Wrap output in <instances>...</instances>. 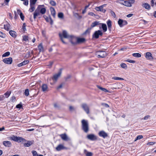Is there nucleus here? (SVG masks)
I'll return each mask as SVG.
<instances>
[{
  "label": "nucleus",
  "mask_w": 156,
  "mask_h": 156,
  "mask_svg": "<svg viewBox=\"0 0 156 156\" xmlns=\"http://www.w3.org/2000/svg\"><path fill=\"white\" fill-rule=\"evenodd\" d=\"M33 142L32 141H28L27 143H25L24 144V146L25 147H28L33 144Z\"/></svg>",
  "instance_id": "obj_24"
},
{
  "label": "nucleus",
  "mask_w": 156,
  "mask_h": 156,
  "mask_svg": "<svg viewBox=\"0 0 156 156\" xmlns=\"http://www.w3.org/2000/svg\"><path fill=\"white\" fill-rule=\"evenodd\" d=\"M12 58H5L3 60V61L6 64H11L12 62Z\"/></svg>",
  "instance_id": "obj_10"
},
{
  "label": "nucleus",
  "mask_w": 156,
  "mask_h": 156,
  "mask_svg": "<svg viewBox=\"0 0 156 156\" xmlns=\"http://www.w3.org/2000/svg\"><path fill=\"white\" fill-rule=\"evenodd\" d=\"M30 8L29 9V11L30 12H33L35 9L34 7V5L30 4Z\"/></svg>",
  "instance_id": "obj_32"
},
{
  "label": "nucleus",
  "mask_w": 156,
  "mask_h": 156,
  "mask_svg": "<svg viewBox=\"0 0 156 156\" xmlns=\"http://www.w3.org/2000/svg\"><path fill=\"white\" fill-rule=\"evenodd\" d=\"M82 129L85 133H87L89 131V124L88 121L83 119L81 121Z\"/></svg>",
  "instance_id": "obj_2"
},
{
  "label": "nucleus",
  "mask_w": 156,
  "mask_h": 156,
  "mask_svg": "<svg viewBox=\"0 0 156 156\" xmlns=\"http://www.w3.org/2000/svg\"><path fill=\"white\" fill-rule=\"evenodd\" d=\"M73 40H75L76 41V42L73 43L72 40L70 41L72 43V44H75L76 43H82L85 40V39L84 38H79L77 39H76L75 37H73Z\"/></svg>",
  "instance_id": "obj_5"
},
{
  "label": "nucleus",
  "mask_w": 156,
  "mask_h": 156,
  "mask_svg": "<svg viewBox=\"0 0 156 156\" xmlns=\"http://www.w3.org/2000/svg\"><path fill=\"white\" fill-rule=\"evenodd\" d=\"M115 87V89H120L122 87L123 85L121 83H117L115 84L114 85Z\"/></svg>",
  "instance_id": "obj_19"
},
{
  "label": "nucleus",
  "mask_w": 156,
  "mask_h": 156,
  "mask_svg": "<svg viewBox=\"0 0 156 156\" xmlns=\"http://www.w3.org/2000/svg\"><path fill=\"white\" fill-rule=\"evenodd\" d=\"M10 0H5L4 2L5 3V5H8V3Z\"/></svg>",
  "instance_id": "obj_57"
},
{
  "label": "nucleus",
  "mask_w": 156,
  "mask_h": 156,
  "mask_svg": "<svg viewBox=\"0 0 156 156\" xmlns=\"http://www.w3.org/2000/svg\"><path fill=\"white\" fill-rule=\"evenodd\" d=\"M44 17L47 21V22L49 21V18H48V17H47V16H44Z\"/></svg>",
  "instance_id": "obj_59"
},
{
  "label": "nucleus",
  "mask_w": 156,
  "mask_h": 156,
  "mask_svg": "<svg viewBox=\"0 0 156 156\" xmlns=\"http://www.w3.org/2000/svg\"><path fill=\"white\" fill-rule=\"evenodd\" d=\"M99 24H100V23H99V22L96 21L92 23L91 25V28H93L95 27L96 26L99 25Z\"/></svg>",
  "instance_id": "obj_29"
},
{
  "label": "nucleus",
  "mask_w": 156,
  "mask_h": 156,
  "mask_svg": "<svg viewBox=\"0 0 156 156\" xmlns=\"http://www.w3.org/2000/svg\"><path fill=\"white\" fill-rule=\"evenodd\" d=\"M129 1L131 5V4H132L134 2L135 0H129Z\"/></svg>",
  "instance_id": "obj_62"
},
{
  "label": "nucleus",
  "mask_w": 156,
  "mask_h": 156,
  "mask_svg": "<svg viewBox=\"0 0 156 156\" xmlns=\"http://www.w3.org/2000/svg\"><path fill=\"white\" fill-rule=\"evenodd\" d=\"M110 13H111V14L112 15V16L114 17H115L116 15L114 12H113L112 11H111Z\"/></svg>",
  "instance_id": "obj_55"
},
{
  "label": "nucleus",
  "mask_w": 156,
  "mask_h": 156,
  "mask_svg": "<svg viewBox=\"0 0 156 156\" xmlns=\"http://www.w3.org/2000/svg\"><path fill=\"white\" fill-rule=\"evenodd\" d=\"M96 55L98 58H103L106 56L107 54L103 51H98L96 53Z\"/></svg>",
  "instance_id": "obj_4"
},
{
  "label": "nucleus",
  "mask_w": 156,
  "mask_h": 156,
  "mask_svg": "<svg viewBox=\"0 0 156 156\" xmlns=\"http://www.w3.org/2000/svg\"><path fill=\"white\" fill-rule=\"evenodd\" d=\"M123 68H125L127 67V66L126 64L124 63H122L120 65Z\"/></svg>",
  "instance_id": "obj_50"
},
{
  "label": "nucleus",
  "mask_w": 156,
  "mask_h": 156,
  "mask_svg": "<svg viewBox=\"0 0 156 156\" xmlns=\"http://www.w3.org/2000/svg\"><path fill=\"white\" fill-rule=\"evenodd\" d=\"M99 135L104 138H105L108 136V134L104 131H100L98 133Z\"/></svg>",
  "instance_id": "obj_8"
},
{
  "label": "nucleus",
  "mask_w": 156,
  "mask_h": 156,
  "mask_svg": "<svg viewBox=\"0 0 156 156\" xmlns=\"http://www.w3.org/2000/svg\"><path fill=\"white\" fill-rule=\"evenodd\" d=\"M102 35V33L101 31L98 30L95 32L93 36L96 38H98L99 37V35L101 36Z\"/></svg>",
  "instance_id": "obj_13"
},
{
  "label": "nucleus",
  "mask_w": 156,
  "mask_h": 156,
  "mask_svg": "<svg viewBox=\"0 0 156 156\" xmlns=\"http://www.w3.org/2000/svg\"><path fill=\"white\" fill-rule=\"evenodd\" d=\"M11 92L10 91H7L4 94L3 96H2V97L7 98L9 96Z\"/></svg>",
  "instance_id": "obj_33"
},
{
  "label": "nucleus",
  "mask_w": 156,
  "mask_h": 156,
  "mask_svg": "<svg viewBox=\"0 0 156 156\" xmlns=\"http://www.w3.org/2000/svg\"><path fill=\"white\" fill-rule=\"evenodd\" d=\"M100 24L101 25L103 30L104 32H106L107 30V27L106 24L103 23H100Z\"/></svg>",
  "instance_id": "obj_28"
},
{
  "label": "nucleus",
  "mask_w": 156,
  "mask_h": 156,
  "mask_svg": "<svg viewBox=\"0 0 156 156\" xmlns=\"http://www.w3.org/2000/svg\"><path fill=\"white\" fill-rule=\"evenodd\" d=\"M50 4L52 6H55L56 5L55 2L53 0H51L50 2Z\"/></svg>",
  "instance_id": "obj_49"
},
{
  "label": "nucleus",
  "mask_w": 156,
  "mask_h": 156,
  "mask_svg": "<svg viewBox=\"0 0 156 156\" xmlns=\"http://www.w3.org/2000/svg\"><path fill=\"white\" fill-rule=\"evenodd\" d=\"M20 17L22 20H24V16L23 15L22 13H20Z\"/></svg>",
  "instance_id": "obj_56"
},
{
  "label": "nucleus",
  "mask_w": 156,
  "mask_h": 156,
  "mask_svg": "<svg viewBox=\"0 0 156 156\" xmlns=\"http://www.w3.org/2000/svg\"><path fill=\"white\" fill-rule=\"evenodd\" d=\"M29 62V61L28 60H25L21 63L18 64V66L19 67H20L22 66L27 64Z\"/></svg>",
  "instance_id": "obj_21"
},
{
  "label": "nucleus",
  "mask_w": 156,
  "mask_h": 156,
  "mask_svg": "<svg viewBox=\"0 0 156 156\" xmlns=\"http://www.w3.org/2000/svg\"><path fill=\"white\" fill-rule=\"evenodd\" d=\"M143 6L146 9H150V5L147 3H144Z\"/></svg>",
  "instance_id": "obj_31"
},
{
  "label": "nucleus",
  "mask_w": 156,
  "mask_h": 156,
  "mask_svg": "<svg viewBox=\"0 0 156 156\" xmlns=\"http://www.w3.org/2000/svg\"><path fill=\"white\" fill-rule=\"evenodd\" d=\"M83 152L86 156H92L93 153L91 152H88L86 150H84Z\"/></svg>",
  "instance_id": "obj_17"
},
{
  "label": "nucleus",
  "mask_w": 156,
  "mask_h": 156,
  "mask_svg": "<svg viewBox=\"0 0 156 156\" xmlns=\"http://www.w3.org/2000/svg\"><path fill=\"white\" fill-rule=\"evenodd\" d=\"M123 5L126 6L131 7V5L129 1H124V2Z\"/></svg>",
  "instance_id": "obj_35"
},
{
  "label": "nucleus",
  "mask_w": 156,
  "mask_h": 156,
  "mask_svg": "<svg viewBox=\"0 0 156 156\" xmlns=\"http://www.w3.org/2000/svg\"><path fill=\"white\" fill-rule=\"evenodd\" d=\"M112 79L115 80H123V79L122 78L116 76L114 77Z\"/></svg>",
  "instance_id": "obj_46"
},
{
  "label": "nucleus",
  "mask_w": 156,
  "mask_h": 156,
  "mask_svg": "<svg viewBox=\"0 0 156 156\" xmlns=\"http://www.w3.org/2000/svg\"><path fill=\"white\" fill-rule=\"evenodd\" d=\"M32 153L33 156H38L37 152L35 151H32Z\"/></svg>",
  "instance_id": "obj_48"
},
{
  "label": "nucleus",
  "mask_w": 156,
  "mask_h": 156,
  "mask_svg": "<svg viewBox=\"0 0 156 156\" xmlns=\"http://www.w3.org/2000/svg\"><path fill=\"white\" fill-rule=\"evenodd\" d=\"M69 109L70 111H73L75 110V108L74 107L72 106H70L69 107Z\"/></svg>",
  "instance_id": "obj_51"
},
{
  "label": "nucleus",
  "mask_w": 156,
  "mask_h": 156,
  "mask_svg": "<svg viewBox=\"0 0 156 156\" xmlns=\"http://www.w3.org/2000/svg\"><path fill=\"white\" fill-rule=\"evenodd\" d=\"M23 140H24V139L22 137H17V142L19 141V142H21L22 141H23Z\"/></svg>",
  "instance_id": "obj_44"
},
{
  "label": "nucleus",
  "mask_w": 156,
  "mask_h": 156,
  "mask_svg": "<svg viewBox=\"0 0 156 156\" xmlns=\"http://www.w3.org/2000/svg\"><path fill=\"white\" fill-rule=\"evenodd\" d=\"M38 48L40 52H43L44 51V48L42 43H41L39 45Z\"/></svg>",
  "instance_id": "obj_18"
},
{
  "label": "nucleus",
  "mask_w": 156,
  "mask_h": 156,
  "mask_svg": "<svg viewBox=\"0 0 156 156\" xmlns=\"http://www.w3.org/2000/svg\"><path fill=\"white\" fill-rule=\"evenodd\" d=\"M132 55L133 56L135 57L139 58L141 57V54L139 53H133Z\"/></svg>",
  "instance_id": "obj_36"
},
{
  "label": "nucleus",
  "mask_w": 156,
  "mask_h": 156,
  "mask_svg": "<svg viewBox=\"0 0 156 156\" xmlns=\"http://www.w3.org/2000/svg\"><path fill=\"white\" fill-rule=\"evenodd\" d=\"M59 36L62 42L64 44L65 42L63 41V37L65 38L73 39V36L68 34L67 32L65 30H63L62 33H59Z\"/></svg>",
  "instance_id": "obj_1"
},
{
  "label": "nucleus",
  "mask_w": 156,
  "mask_h": 156,
  "mask_svg": "<svg viewBox=\"0 0 156 156\" xmlns=\"http://www.w3.org/2000/svg\"><path fill=\"white\" fill-rule=\"evenodd\" d=\"M143 136L142 135L138 136L136 137V139H135V140L134 141H136L137 140L139 139H142V138H143Z\"/></svg>",
  "instance_id": "obj_45"
},
{
  "label": "nucleus",
  "mask_w": 156,
  "mask_h": 156,
  "mask_svg": "<svg viewBox=\"0 0 156 156\" xmlns=\"http://www.w3.org/2000/svg\"><path fill=\"white\" fill-rule=\"evenodd\" d=\"M66 149V148L64 147L62 144H59L56 148V149L57 151H60L62 150Z\"/></svg>",
  "instance_id": "obj_15"
},
{
  "label": "nucleus",
  "mask_w": 156,
  "mask_h": 156,
  "mask_svg": "<svg viewBox=\"0 0 156 156\" xmlns=\"http://www.w3.org/2000/svg\"><path fill=\"white\" fill-rule=\"evenodd\" d=\"M40 8L39 9V10H40V11L41 13L42 14H44L46 12V9L44 8H40Z\"/></svg>",
  "instance_id": "obj_30"
},
{
  "label": "nucleus",
  "mask_w": 156,
  "mask_h": 156,
  "mask_svg": "<svg viewBox=\"0 0 156 156\" xmlns=\"http://www.w3.org/2000/svg\"><path fill=\"white\" fill-rule=\"evenodd\" d=\"M61 74L62 72L60 70L58 73L54 74L51 77V79L53 80V82H51L50 84L51 85H53L55 84L57 81L58 80L60 77Z\"/></svg>",
  "instance_id": "obj_3"
},
{
  "label": "nucleus",
  "mask_w": 156,
  "mask_h": 156,
  "mask_svg": "<svg viewBox=\"0 0 156 156\" xmlns=\"http://www.w3.org/2000/svg\"><path fill=\"white\" fill-rule=\"evenodd\" d=\"M107 23L109 30H111L112 27V22L110 20H108L107 22Z\"/></svg>",
  "instance_id": "obj_25"
},
{
  "label": "nucleus",
  "mask_w": 156,
  "mask_h": 156,
  "mask_svg": "<svg viewBox=\"0 0 156 156\" xmlns=\"http://www.w3.org/2000/svg\"><path fill=\"white\" fill-rule=\"evenodd\" d=\"M9 33L11 36L13 37H16V32L13 30H10L9 32Z\"/></svg>",
  "instance_id": "obj_26"
},
{
  "label": "nucleus",
  "mask_w": 156,
  "mask_h": 156,
  "mask_svg": "<svg viewBox=\"0 0 156 156\" xmlns=\"http://www.w3.org/2000/svg\"><path fill=\"white\" fill-rule=\"evenodd\" d=\"M87 138L91 140H95L97 139V136L93 134L88 135L87 136Z\"/></svg>",
  "instance_id": "obj_9"
},
{
  "label": "nucleus",
  "mask_w": 156,
  "mask_h": 156,
  "mask_svg": "<svg viewBox=\"0 0 156 156\" xmlns=\"http://www.w3.org/2000/svg\"><path fill=\"white\" fill-rule=\"evenodd\" d=\"M58 17L61 19H63L64 17L63 14L62 12H60L58 14Z\"/></svg>",
  "instance_id": "obj_38"
},
{
  "label": "nucleus",
  "mask_w": 156,
  "mask_h": 156,
  "mask_svg": "<svg viewBox=\"0 0 156 156\" xmlns=\"http://www.w3.org/2000/svg\"><path fill=\"white\" fill-rule=\"evenodd\" d=\"M17 137L13 135L10 137L9 138L10 139L15 141H17Z\"/></svg>",
  "instance_id": "obj_37"
},
{
  "label": "nucleus",
  "mask_w": 156,
  "mask_h": 156,
  "mask_svg": "<svg viewBox=\"0 0 156 156\" xmlns=\"http://www.w3.org/2000/svg\"><path fill=\"white\" fill-rule=\"evenodd\" d=\"M23 41H28V37L27 36H24L23 37Z\"/></svg>",
  "instance_id": "obj_41"
},
{
  "label": "nucleus",
  "mask_w": 156,
  "mask_h": 156,
  "mask_svg": "<svg viewBox=\"0 0 156 156\" xmlns=\"http://www.w3.org/2000/svg\"><path fill=\"white\" fill-rule=\"evenodd\" d=\"M118 23L120 27H122L127 24V21L122 19H119L118 21Z\"/></svg>",
  "instance_id": "obj_7"
},
{
  "label": "nucleus",
  "mask_w": 156,
  "mask_h": 156,
  "mask_svg": "<svg viewBox=\"0 0 156 156\" xmlns=\"http://www.w3.org/2000/svg\"><path fill=\"white\" fill-rule=\"evenodd\" d=\"M145 57L147 59L151 61L153 59L151 54L150 52L146 53Z\"/></svg>",
  "instance_id": "obj_12"
},
{
  "label": "nucleus",
  "mask_w": 156,
  "mask_h": 156,
  "mask_svg": "<svg viewBox=\"0 0 156 156\" xmlns=\"http://www.w3.org/2000/svg\"><path fill=\"white\" fill-rule=\"evenodd\" d=\"M22 107V105L20 104H18L16 106V107L17 108H20Z\"/></svg>",
  "instance_id": "obj_60"
},
{
  "label": "nucleus",
  "mask_w": 156,
  "mask_h": 156,
  "mask_svg": "<svg viewBox=\"0 0 156 156\" xmlns=\"http://www.w3.org/2000/svg\"><path fill=\"white\" fill-rule=\"evenodd\" d=\"M42 91L44 92L48 90V87L46 84H43L41 87Z\"/></svg>",
  "instance_id": "obj_22"
},
{
  "label": "nucleus",
  "mask_w": 156,
  "mask_h": 156,
  "mask_svg": "<svg viewBox=\"0 0 156 156\" xmlns=\"http://www.w3.org/2000/svg\"><path fill=\"white\" fill-rule=\"evenodd\" d=\"M26 25L25 23H23V26H22V29L24 31H25L26 30Z\"/></svg>",
  "instance_id": "obj_53"
},
{
  "label": "nucleus",
  "mask_w": 156,
  "mask_h": 156,
  "mask_svg": "<svg viewBox=\"0 0 156 156\" xmlns=\"http://www.w3.org/2000/svg\"><path fill=\"white\" fill-rule=\"evenodd\" d=\"M24 94L26 96H28L29 95V90L28 89H26L25 90V92H24Z\"/></svg>",
  "instance_id": "obj_43"
},
{
  "label": "nucleus",
  "mask_w": 156,
  "mask_h": 156,
  "mask_svg": "<svg viewBox=\"0 0 156 156\" xmlns=\"http://www.w3.org/2000/svg\"><path fill=\"white\" fill-rule=\"evenodd\" d=\"M88 14L89 15L92 16H95V14L92 12H90L88 13Z\"/></svg>",
  "instance_id": "obj_61"
},
{
  "label": "nucleus",
  "mask_w": 156,
  "mask_h": 156,
  "mask_svg": "<svg viewBox=\"0 0 156 156\" xmlns=\"http://www.w3.org/2000/svg\"><path fill=\"white\" fill-rule=\"evenodd\" d=\"M60 136L62 139L66 141L68 140V138L66 134H61L60 135Z\"/></svg>",
  "instance_id": "obj_20"
},
{
  "label": "nucleus",
  "mask_w": 156,
  "mask_h": 156,
  "mask_svg": "<svg viewBox=\"0 0 156 156\" xmlns=\"http://www.w3.org/2000/svg\"><path fill=\"white\" fill-rule=\"evenodd\" d=\"M53 63V62H49V64L47 66H48V67L49 68H50L51 66Z\"/></svg>",
  "instance_id": "obj_58"
},
{
  "label": "nucleus",
  "mask_w": 156,
  "mask_h": 156,
  "mask_svg": "<svg viewBox=\"0 0 156 156\" xmlns=\"http://www.w3.org/2000/svg\"><path fill=\"white\" fill-rule=\"evenodd\" d=\"M103 6L104 5H102L99 7H97L95 8V9L97 11H100L105 13L106 12V10L103 9Z\"/></svg>",
  "instance_id": "obj_14"
},
{
  "label": "nucleus",
  "mask_w": 156,
  "mask_h": 156,
  "mask_svg": "<svg viewBox=\"0 0 156 156\" xmlns=\"http://www.w3.org/2000/svg\"><path fill=\"white\" fill-rule=\"evenodd\" d=\"M62 86L63 85L62 84H60L57 87V89H59L61 88L62 87Z\"/></svg>",
  "instance_id": "obj_63"
},
{
  "label": "nucleus",
  "mask_w": 156,
  "mask_h": 156,
  "mask_svg": "<svg viewBox=\"0 0 156 156\" xmlns=\"http://www.w3.org/2000/svg\"><path fill=\"white\" fill-rule=\"evenodd\" d=\"M6 34L3 33L2 32L0 31V37L2 38H4L6 37Z\"/></svg>",
  "instance_id": "obj_39"
},
{
  "label": "nucleus",
  "mask_w": 156,
  "mask_h": 156,
  "mask_svg": "<svg viewBox=\"0 0 156 156\" xmlns=\"http://www.w3.org/2000/svg\"><path fill=\"white\" fill-rule=\"evenodd\" d=\"M155 142H148L147 144V145H153L154 144H155Z\"/></svg>",
  "instance_id": "obj_54"
},
{
  "label": "nucleus",
  "mask_w": 156,
  "mask_h": 156,
  "mask_svg": "<svg viewBox=\"0 0 156 156\" xmlns=\"http://www.w3.org/2000/svg\"><path fill=\"white\" fill-rule=\"evenodd\" d=\"M37 0H30V4L35 5Z\"/></svg>",
  "instance_id": "obj_40"
},
{
  "label": "nucleus",
  "mask_w": 156,
  "mask_h": 156,
  "mask_svg": "<svg viewBox=\"0 0 156 156\" xmlns=\"http://www.w3.org/2000/svg\"><path fill=\"white\" fill-rule=\"evenodd\" d=\"M23 1H24L23 4L24 5L27 6L28 4V0H24Z\"/></svg>",
  "instance_id": "obj_47"
},
{
  "label": "nucleus",
  "mask_w": 156,
  "mask_h": 156,
  "mask_svg": "<svg viewBox=\"0 0 156 156\" xmlns=\"http://www.w3.org/2000/svg\"><path fill=\"white\" fill-rule=\"evenodd\" d=\"M81 107L87 114H89V107L87 104L85 103L82 104L81 105Z\"/></svg>",
  "instance_id": "obj_6"
},
{
  "label": "nucleus",
  "mask_w": 156,
  "mask_h": 156,
  "mask_svg": "<svg viewBox=\"0 0 156 156\" xmlns=\"http://www.w3.org/2000/svg\"><path fill=\"white\" fill-rule=\"evenodd\" d=\"M154 1H155V0H151V5L152 6H153L154 5Z\"/></svg>",
  "instance_id": "obj_64"
},
{
  "label": "nucleus",
  "mask_w": 156,
  "mask_h": 156,
  "mask_svg": "<svg viewBox=\"0 0 156 156\" xmlns=\"http://www.w3.org/2000/svg\"><path fill=\"white\" fill-rule=\"evenodd\" d=\"M126 61L131 63H135V61L134 60H130L129 59H128L126 60Z\"/></svg>",
  "instance_id": "obj_52"
},
{
  "label": "nucleus",
  "mask_w": 156,
  "mask_h": 156,
  "mask_svg": "<svg viewBox=\"0 0 156 156\" xmlns=\"http://www.w3.org/2000/svg\"><path fill=\"white\" fill-rule=\"evenodd\" d=\"M50 11L51 15L55 18V12L54 9L53 7H51L50 8Z\"/></svg>",
  "instance_id": "obj_27"
},
{
  "label": "nucleus",
  "mask_w": 156,
  "mask_h": 156,
  "mask_svg": "<svg viewBox=\"0 0 156 156\" xmlns=\"http://www.w3.org/2000/svg\"><path fill=\"white\" fill-rule=\"evenodd\" d=\"M4 29L7 31H8L10 29L11 26L10 24L9 23H7L5 24H4Z\"/></svg>",
  "instance_id": "obj_23"
},
{
  "label": "nucleus",
  "mask_w": 156,
  "mask_h": 156,
  "mask_svg": "<svg viewBox=\"0 0 156 156\" xmlns=\"http://www.w3.org/2000/svg\"><path fill=\"white\" fill-rule=\"evenodd\" d=\"M3 144L5 147H9L12 146V144L10 141H5L3 142Z\"/></svg>",
  "instance_id": "obj_16"
},
{
  "label": "nucleus",
  "mask_w": 156,
  "mask_h": 156,
  "mask_svg": "<svg viewBox=\"0 0 156 156\" xmlns=\"http://www.w3.org/2000/svg\"><path fill=\"white\" fill-rule=\"evenodd\" d=\"M97 87L98 88H99V89H100L101 90L104 91L105 92H108V90H107L105 88L102 87H101L98 85H97Z\"/></svg>",
  "instance_id": "obj_34"
},
{
  "label": "nucleus",
  "mask_w": 156,
  "mask_h": 156,
  "mask_svg": "<svg viewBox=\"0 0 156 156\" xmlns=\"http://www.w3.org/2000/svg\"><path fill=\"white\" fill-rule=\"evenodd\" d=\"M10 54V53L8 51L5 53L4 54L2 55V56L3 57H5L6 56H9Z\"/></svg>",
  "instance_id": "obj_42"
},
{
  "label": "nucleus",
  "mask_w": 156,
  "mask_h": 156,
  "mask_svg": "<svg viewBox=\"0 0 156 156\" xmlns=\"http://www.w3.org/2000/svg\"><path fill=\"white\" fill-rule=\"evenodd\" d=\"M40 8V6H38L37 8L35 11L34 14V19H35L36 17L38 16L40 14V12L39 9Z\"/></svg>",
  "instance_id": "obj_11"
}]
</instances>
